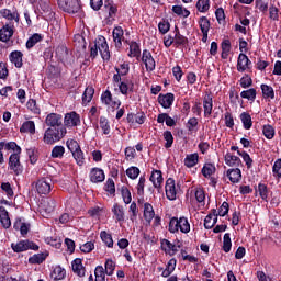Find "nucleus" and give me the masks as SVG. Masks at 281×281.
Listing matches in <instances>:
<instances>
[{"instance_id":"obj_58","label":"nucleus","mask_w":281,"mask_h":281,"mask_svg":"<svg viewBox=\"0 0 281 281\" xmlns=\"http://www.w3.org/2000/svg\"><path fill=\"white\" fill-rule=\"evenodd\" d=\"M162 137L165 139V148H172V144H175V136H172V132L165 131L162 134Z\"/></svg>"},{"instance_id":"obj_12","label":"nucleus","mask_w":281,"mask_h":281,"mask_svg":"<svg viewBox=\"0 0 281 281\" xmlns=\"http://www.w3.org/2000/svg\"><path fill=\"white\" fill-rule=\"evenodd\" d=\"M126 122L127 124H131V126H133V124L142 126V124L146 122V113H144V111H138L136 113L130 112L127 113Z\"/></svg>"},{"instance_id":"obj_61","label":"nucleus","mask_w":281,"mask_h":281,"mask_svg":"<svg viewBox=\"0 0 281 281\" xmlns=\"http://www.w3.org/2000/svg\"><path fill=\"white\" fill-rule=\"evenodd\" d=\"M4 150H13V155H21V146L16 142L4 143Z\"/></svg>"},{"instance_id":"obj_63","label":"nucleus","mask_w":281,"mask_h":281,"mask_svg":"<svg viewBox=\"0 0 281 281\" xmlns=\"http://www.w3.org/2000/svg\"><path fill=\"white\" fill-rule=\"evenodd\" d=\"M272 176L274 179H281V158L274 161L272 166Z\"/></svg>"},{"instance_id":"obj_62","label":"nucleus","mask_w":281,"mask_h":281,"mask_svg":"<svg viewBox=\"0 0 281 281\" xmlns=\"http://www.w3.org/2000/svg\"><path fill=\"white\" fill-rule=\"evenodd\" d=\"M237 155L243 158L248 169L254 166V159H251V156L247 151L237 150Z\"/></svg>"},{"instance_id":"obj_19","label":"nucleus","mask_w":281,"mask_h":281,"mask_svg":"<svg viewBox=\"0 0 281 281\" xmlns=\"http://www.w3.org/2000/svg\"><path fill=\"white\" fill-rule=\"evenodd\" d=\"M112 36L116 49H122V41L124 40V29H122V26H115L112 32Z\"/></svg>"},{"instance_id":"obj_44","label":"nucleus","mask_w":281,"mask_h":281,"mask_svg":"<svg viewBox=\"0 0 281 281\" xmlns=\"http://www.w3.org/2000/svg\"><path fill=\"white\" fill-rule=\"evenodd\" d=\"M66 276H67V271L65 270V268H63L60 266L55 267L52 272V278H54V280H56V281L65 280Z\"/></svg>"},{"instance_id":"obj_30","label":"nucleus","mask_w":281,"mask_h":281,"mask_svg":"<svg viewBox=\"0 0 281 281\" xmlns=\"http://www.w3.org/2000/svg\"><path fill=\"white\" fill-rule=\"evenodd\" d=\"M143 216L146 223H153V220L155 218V209L153 207V204L148 202L144 203Z\"/></svg>"},{"instance_id":"obj_59","label":"nucleus","mask_w":281,"mask_h":281,"mask_svg":"<svg viewBox=\"0 0 281 281\" xmlns=\"http://www.w3.org/2000/svg\"><path fill=\"white\" fill-rule=\"evenodd\" d=\"M72 157L76 160L77 166H85V153L81 148L72 153Z\"/></svg>"},{"instance_id":"obj_10","label":"nucleus","mask_w":281,"mask_h":281,"mask_svg":"<svg viewBox=\"0 0 281 281\" xmlns=\"http://www.w3.org/2000/svg\"><path fill=\"white\" fill-rule=\"evenodd\" d=\"M64 126L65 128L80 126V114H78L76 111L66 113L64 117Z\"/></svg>"},{"instance_id":"obj_29","label":"nucleus","mask_w":281,"mask_h":281,"mask_svg":"<svg viewBox=\"0 0 281 281\" xmlns=\"http://www.w3.org/2000/svg\"><path fill=\"white\" fill-rule=\"evenodd\" d=\"M160 245H161V250L165 251V254H169V256H175V254L179 251L177 249V246L168 239H161Z\"/></svg>"},{"instance_id":"obj_24","label":"nucleus","mask_w":281,"mask_h":281,"mask_svg":"<svg viewBox=\"0 0 281 281\" xmlns=\"http://www.w3.org/2000/svg\"><path fill=\"white\" fill-rule=\"evenodd\" d=\"M149 181H151L154 188H157V190L161 189V183H164V175L161 173V170L154 169Z\"/></svg>"},{"instance_id":"obj_33","label":"nucleus","mask_w":281,"mask_h":281,"mask_svg":"<svg viewBox=\"0 0 281 281\" xmlns=\"http://www.w3.org/2000/svg\"><path fill=\"white\" fill-rule=\"evenodd\" d=\"M255 194H259L262 201H269V187L260 182L258 184V188H255Z\"/></svg>"},{"instance_id":"obj_55","label":"nucleus","mask_w":281,"mask_h":281,"mask_svg":"<svg viewBox=\"0 0 281 281\" xmlns=\"http://www.w3.org/2000/svg\"><path fill=\"white\" fill-rule=\"evenodd\" d=\"M239 85L241 89H249V87H252L254 79H251V76L248 74H245L239 80Z\"/></svg>"},{"instance_id":"obj_11","label":"nucleus","mask_w":281,"mask_h":281,"mask_svg":"<svg viewBox=\"0 0 281 281\" xmlns=\"http://www.w3.org/2000/svg\"><path fill=\"white\" fill-rule=\"evenodd\" d=\"M165 192L168 201H177V184L175 178H168L166 180Z\"/></svg>"},{"instance_id":"obj_39","label":"nucleus","mask_w":281,"mask_h":281,"mask_svg":"<svg viewBox=\"0 0 281 281\" xmlns=\"http://www.w3.org/2000/svg\"><path fill=\"white\" fill-rule=\"evenodd\" d=\"M256 95H258V92L255 88H249L248 90H243L240 92V98L248 100L249 102H256Z\"/></svg>"},{"instance_id":"obj_43","label":"nucleus","mask_w":281,"mask_h":281,"mask_svg":"<svg viewBox=\"0 0 281 281\" xmlns=\"http://www.w3.org/2000/svg\"><path fill=\"white\" fill-rule=\"evenodd\" d=\"M41 41H43L41 33H34L26 41V49H32V47H34L37 43H41Z\"/></svg>"},{"instance_id":"obj_23","label":"nucleus","mask_w":281,"mask_h":281,"mask_svg":"<svg viewBox=\"0 0 281 281\" xmlns=\"http://www.w3.org/2000/svg\"><path fill=\"white\" fill-rule=\"evenodd\" d=\"M36 191L40 194H49L52 192V183L47 179L42 178L36 182Z\"/></svg>"},{"instance_id":"obj_53","label":"nucleus","mask_w":281,"mask_h":281,"mask_svg":"<svg viewBox=\"0 0 281 281\" xmlns=\"http://www.w3.org/2000/svg\"><path fill=\"white\" fill-rule=\"evenodd\" d=\"M222 249L225 254H229L232 251V237L229 233L224 234Z\"/></svg>"},{"instance_id":"obj_1","label":"nucleus","mask_w":281,"mask_h":281,"mask_svg":"<svg viewBox=\"0 0 281 281\" xmlns=\"http://www.w3.org/2000/svg\"><path fill=\"white\" fill-rule=\"evenodd\" d=\"M67 135V127H48L44 132L43 142L49 146L60 142Z\"/></svg>"},{"instance_id":"obj_36","label":"nucleus","mask_w":281,"mask_h":281,"mask_svg":"<svg viewBox=\"0 0 281 281\" xmlns=\"http://www.w3.org/2000/svg\"><path fill=\"white\" fill-rule=\"evenodd\" d=\"M211 212L214 216H227L229 214V203L224 201L218 210L212 209Z\"/></svg>"},{"instance_id":"obj_52","label":"nucleus","mask_w":281,"mask_h":281,"mask_svg":"<svg viewBox=\"0 0 281 281\" xmlns=\"http://www.w3.org/2000/svg\"><path fill=\"white\" fill-rule=\"evenodd\" d=\"M42 205H43L45 212H47V214H52V212H54V210H56V200H54V199L44 200Z\"/></svg>"},{"instance_id":"obj_26","label":"nucleus","mask_w":281,"mask_h":281,"mask_svg":"<svg viewBox=\"0 0 281 281\" xmlns=\"http://www.w3.org/2000/svg\"><path fill=\"white\" fill-rule=\"evenodd\" d=\"M135 89V83L133 81L126 80V81H121L119 83V91L122 95L128 97V93H133Z\"/></svg>"},{"instance_id":"obj_45","label":"nucleus","mask_w":281,"mask_h":281,"mask_svg":"<svg viewBox=\"0 0 281 281\" xmlns=\"http://www.w3.org/2000/svg\"><path fill=\"white\" fill-rule=\"evenodd\" d=\"M55 54L59 60H67V56H69V49L65 45H59L56 47Z\"/></svg>"},{"instance_id":"obj_16","label":"nucleus","mask_w":281,"mask_h":281,"mask_svg":"<svg viewBox=\"0 0 281 281\" xmlns=\"http://www.w3.org/2000/svg\"><path fill=\"white\" fill-rule=\"evenodd\" d=\"M89 179L91 183H102L106 179V175H104V170L93 167L90 170Z\"/></svg>"},{"instance_id":"obj_35","label":"nucleus","mask_w":281,"mask_h":281,"mask_svg":"<svg viewBox=\"0 0 281 281\" xmlns=\"http://www.w3.org/2000/svg\"><path fill=\"white\" fill-rule=\"evenodd\" d=\"M20 133L34 135L36 133V123H34V121H25L20 127Z\"/></svg>"},{"instance_id":"obj_31","label":"nucleus","mask_w":281,"mask_h":281,"mask_svg":"<svg viewBox=\"0 0 281 281\" xmlns=\"http://www.w3.org/2000/svg\"><path fill=\"white\" fill-rule=\"evenodd\" d=\"M262 98L265 100H274L276 99V91L273 90V87L267 85V83H261L260 86Z\"/></svg>"},{"instance_id":"obj_18","label":"nucleus","mask_w":281,"mask_h":281,"mask_svg":"<svg viewBox=\"0 0 281 281\" xmlns=\"http://www.w3.org/2000/svg\"><path fill=\"white\" fill-rule=\"evenodd\" d=\"M158 103L162 109H170V106L175 104V94L172 92H168L166 94L160 93L158 95Z\"/></svg>"},{"instance_id":"obj_57","label":"nucleus","mask_w":281,"mask_h":281,"mask_svg":"<svg viewBox=\"0 0 281 281\" xmlns=\"http://www.w3.org/2000/svg\"><path fill=\"white\" fill-rule=\"evenodd\" d=\"M114 70L121 76H128V72L131 71V65L128 61H124L120 65V67H114Z\"/></svg>"},{"instance_id":"obj_3","label":"nucleus","mask_w":281,"mask_h":281,"mask_svg":"<svg viewBox=\"0 0 281 281\" xmlns=\"http://www.w3.org/2000/svg\"><path fill=\"white\" fill-rule=\"evenodd\" d=\"M11 249L14 251V254H23V251H30V250L38 251L41 247L36 243L30 239H22L16 244L12 243Z\"/></svg>"},{"instance_id":"obj_6","label":"nucleus","mask_w":281,"mask_h":281,"mask_svg":"<svg viewBox=\"0 0 281 281\" xmlns=\"http://www.w3.org/2000/svg\"><path fill=\"white\" fill-rule=\"evenodd\" d=\"M139 60H142V63L145 65L146 71H148V72L155 71L157 64H156L155 57H153V53H150V50L144 49Z\"/></svg>"},{"instance_id":"obj_9","label":"nucleus","mask_w":281,"mask_h":281,"mask_svg":"<svg viewBox=\"0 0 281 281\" xmlns=\"http://www.w3.org/2000/svg\"><path fill=\"white\" fill-rule=\"evenodd\" d=\"M46 126L48 128H65L63 125V115L58 113H50L45 119Z\"/></svg>"},{"instance_id":"obj_5","label":"nucleus","mask_w":281,"mask_h":281,"mask_svg":"<svg viewBox=\"0 0 281 281\" xmlns=\"http://www.w3.org/2000/svg\"><path fill=\"white\" fill-rule=\"evenodd\" d=\"M94 45H97L102 60H111V50H109V43L106 42V37L99 35L94 41Z\"/></svg>"},{"instance_id":"obj_14","label":"nucleus","mask_w":281,"mask_h":281,"mask_svg":"<svg viewBox=\"0 0 281 281\" xmlns=\"http://www.w3.org/2000/svg\"><path fill=\"white\" fill-rule=\"evenodd\" d=\"M12 36H14V23L10 22L0 29V41L8 43Z\"/></svg>"},{"instance_id":"obj_47","label":"nucleus","mask_w":281,"mask_h":281,"mask_svg":"<svg viewBox=\"0 0 281 281\" xmlns=\"http://www.w3.org/2000/svg\"><path fill=\"white\" fill-rule=\"evenodd\" d=\"M171 11L173 14H177V16H183V19L190 16V10L183 8V5H173Z\"/></svg>"},{"instance_id":"obj_25","label":"nucleus","mask_w":281,"mask_h":281,"mask_svg":"<svg viewBox=\"0 0 281 281\" xmlns=\"http://www.w3.org/2000/svg\"><path fill=\"white\" fill-rule=\"evenodd\" d=\"M226 177H228L231 183H240V179H243V171H240V168L238 167L235 169H228L226 171Z\"/></svg>"},{"instance_id":"obj_17","label":"nucleus","mask_w":281,"mask_h":281,"mask_svg":"<svg viewBox=\"0 0 281 281\" xmlns=\"http://www.w3.org/2000/svg\"><path fill=\"white\" fill-rule=\"evenodd\" d=\"M204 117H211L212 111L214 110V98L211 92H206L203 98Z\"/></svg>"},{"instance_id":"obj_49","label":"nucleus","mask_w":281,"mask_h":281,"mask_svg":"<svg viewBox=\"0 0 281 281\" xmlns=\"http://www.w3.org/2000/svg\"><path fill=\"white\" fill-rule=\"evenodd\" d=\"M190 41L184 35H181V33L175 34V42L173 45L176 47H186Z\"/></svg>"},{"instance_id":"obj_51","label":"nucleus","mask_w":281,"mask_h":281,"mask_svg":"<svg viewBox=\"0 0 281 281\" xmlns=\"http://www.w3.org/2000/svg\"><path fill=\"white\" fill-rule=\"evenodd\" d=\"M262 134L266 137V139H273V137H276V128L269 124L263 125Z\"/></svg>"},{"instance_id":"obj_46","label":"nucleus","mask_w":281,"mask_h":281,"mask_svg":"<svg viewBox=\"0 0 281 281\" xmlns=\"http://www.w3.org/2000/svg\"><path fill=\"white\" fill-rule=\"evenodd\" d=\"M50 157L53 159H63V157H65V147L63 145H56L53 147Z\"/></svg>"},{"instance_id":"obj_27","label":"nucleus","mask_w":281,"mask_h":281,"mask_svg":"<svg viewBox=\"0 0 281 281\" xmlns=\"http://www.w3.org/2000/svg\"><path fill=\"white\" fill-rule=\"evenodd\" d=\"M0 223L4 229H10V227H12L10 213L4 209V206H0Z\"/></svg>"},{"instance_id":"obj_2","label":"nucleus","mask_w":281,"mask_h":281,"mask_svg":"<svg viewBox=\"0 0 281 281\" xmlns=\"http://www.w3.org/2000/svg\"><path fill=\"white\" fill-rule=\"evenodd\" d=\"M58 8L67 14H78L82 10L80 0H57Z\"/></svg>"},{"instance_id":"obj_56","label":"nucleus","mask_w":281,"mask_h":281,"mask_svg":"<svg viewBox=\"0 0 281 281\" xmlns=\"http://www.w3.org/2000/svg\"><path fill=\"white\" fill-rule=\"evenodd\" d=\"M100 128L103 132V135H109L111 133V125L106 116H100Z\"/></svg>"},{"instance_id":"obj_15","label":"nucleus","mask_w":281,"mask_h":281,"mask_svg":"<svg viewBox=\"0 0 281 281\" xmlns=\"http://www.w3.org/2000/svg\"><path fill=\"white\" fill-rule=\"evenodd\" d=\"M247 69H251V60L247 55L240 53L237 58V71H239V74H244Z\"/></svg>"},{"instance_id":"obj_42","label":"nucleus","mask_w":281,"mask_h":281,"mask_svg":"<svg viewBox=\"0 0 281 281\" xmlns=\"http://www.w3.org/2000/svg\"><path fill=\"white\" fill-rule=\"evenodd\" d=\"M93 95H95V89L91 86H88L82 94V103L89 104L93 100Z\"/></svg>"},{"instance_id":"obj_54","label":"nucleus","mask_w":281,"mask_h":281,"mask_svg":"<svg viewBox=\"0 0 281 281\" xmlns=\"http://www.w3.org/2000/svg\"><path fill=\"white\" fill-rule=\"evenodd\" d=\"M195 8L198 12L205 14V12L210 11V0H198Z\"/></svg>"},{"instance_id":"obj_4","label":"nucleus","mask_w":281,"mask_h":281,"mask_svg":"<svg viewBox=\"0 0 281 281\" xmlns=\"http://www.w3.org/2000/svg\"><path fill=\"white\" fill-rule=\"evenodd\" d=\"M101 102L102 104H105V106L112 109V111H115L116 109H120V106H122V101L120 100V98H113V93H111V90L109 89L102 92Z\"/></svg>"},{"instance_id":"obj_21","label":"nucleus","mask_w":281,"mask_h":281,"mask_svg":"<svg viewBox=\"0 0 281 281\" xmlns=\"http://www.w3.org/2000/svg\"><path fill=\"white\" fill-rule=\"evenodd\" d=\"M130 45V53L127 54L128 58H136L139 60L142 58V45L135 41L128 43Z\"/></svg>"},{"instance_id":"obj_41","label":"nucleus","mask_w":281,"mask_h":281,"mask_svg":"<svg viewBox=\"0 0 281 281\" xmlns=\"http://www.w3.org/2000/svg\"><path fill=\"white\" fill-rule=\"evenodd\" d=\"M196 164H199V154L198 153L189 154L186 156L184 166L187 168H194V166H196Z\"/></svg>"},{"instance_id":"obj_32","label":"nucleus","mask_w":281,"mask_h":281,"mask_svg":"<svg viewBox=\"0 0 281 281\" xmlns=\"http://www.w3.org/2000/svg\"><path fill=\"white\" fill-rule=\"evenodd\" d=\"M104 9L108 10L109 19H115L117 16V4L113 0H105Z\"/></svg>"},{"instance_id":"obj_7","label":"nucleus","mask_w":281,"mask_h":281,"mask_svg":"<svg viewBox=\"0 0 281 281\" xmlns=\"http://www.w3.org/2000/svg\"><path fill=\"white\" fill-rule=\"evenodd\" d=\"M9 168L16 177L23 175V165H21V154H11L9 157Z\"/></svg>"},{"instance_id":"obj_28","label":"nucleus","mask_w":281,"mask_h":281,"mask_svg":"<svg viewBox=\"0 0 281 281\" xmlns=\"http://www.w3.org/2000/svg\"><path fill=\"white\" fill-rule=\"evenodd\" d=\"M72 271L76 273L79 278H85L86 269L85 266H82V259L76 258L71 262Z\"/></svg>"},{"instance_id":"obj_40","label":"nucleus","mask_w":281,"mask_h":281,"mask_svg":"<svg viewBox=\"0 0 281 281\" xmlns=\"http://www.w3.org/2000/svg\"><path fill=\"white\" fill-rule=\"evenodd\" d=\"M215 172H216V166H214V164L212 162L204 164L201 170V173L205 179H210V177H212V175H214Z\"/></svg>"},{"instance_id":"obj_38","label":"nucleus","mask_w":281,"mask_h":281,"mask_svg":"<svg viewBox=\"0 0 281 281\" xmlns=\"http://www.w3.org/2000/svg\"><path fill=\"white\" fill-rule=\"evenodd\" d=\"M181 231V217H171L169 221L168 231L170 234H177Z\"/></svg>"},{"instance_id":"obj_34","label":"nucleus","mask_w":281,"mask_h":281,"mask_svg":"<svg viewBox=\"0 0 281 281\" xmlns=\"http://www.w3.org/2000/svg\"><path fill=\"white\" fill-rule=\"evenodd\" d=\"M112 213L116 218V223H124V216H125L124 206L115 203L112 207Z\"/></svg>"},{"instance_id":"obj_13","label":"nucleus","mask_w":281,"mask_h":281,"mask_svg":"<svg viewBox=\"0 0 281 281\" xmlns=\"http://www.w3.org/2000/svg\"><path fill=\"white\" fill-rule=\"evenodd\" d=\"M198 25L202 32V43H207V34H210V27L212 23L207 16L203 15L199 19Z\"/></svg>"},{"instance_id":"obj_64","label":"nucleus","mask_w":281,"mask_h":281,"mask_svg":"<svg viewBox=\"0 0 281 281\" xmlns=\"http://www.w3.org/2000/svg\"><path fill=\"white\" fill-rule=\"evenodd\" d=\"M140 172L142 171L135 166H132L126 169V176L128 177V179H132V180L137 179V177H139Z\"/></svg>"},{"instance_id":"obj_20","label":"nucleus","mask_w":281,"mask_h":281,"mask_svg":"<svg viewBox=\"0 0 281 281\" xmlns=\"http://www.w3.org/2000/svg\"><path fill=\"white\" fill-rule=\"evenodd\" d=\"M224 161L226 166H229L231 168H240V166H243V160H240L238 156H235L232 153L225 154Z\"/></svg>"},{"instance_id":"obj_50","label":"nucleus","mask_w":281,"mask_h":281,"mask_svg":"<svg viewBox=\"0 0 281 281\" xmlns=\"http://www.w3.org/2000/svg\"><path fill=\"white\" fill-rule=\"evenodd\" d=\"M46 258L47 257L43 252L35 254L29 258V263L30 265H43V262H45Z\"/></svg>"},{"instance_id":"obj_22","label":"nucleus","mask_w":281,"mask_h":281,"mask_svg":"<svg viewBox=\"0 0 281 281\" xmlns=\"http://www.w3.org/2000/svg\"><path fill=\"white\" fill-rule=\"evenodd\" d=\"M9 60L16 67V69H21L23 67V53L21 50H13L9 55Z\"/></svg>"},{"instance_id":"obj_48","label":"nucleus","mask_w":281,"mask_h":281,"mask_svg":"<svg viewBox=\"0 0 281 281\" xmlns=\"http://www.w3.org/2000/svg\"><path fill=\"white\" fill-rule=\"evenodd\" d=\"M100 238L104 245L109 247V249H113V236L109 234L106 231H101Z\"/></svg>"},{"instance_id":"obj_8","label":"nucleus","mask_w":281,"mask_h":281,"mask_svg":"<svg viewBox=\"0 0 281 281\" xmlns=\"http://www.w3.org/2000/svg\"><path fill=\"white\" fill-rule=\"evenodd\" d=\"M0 15L2 19L9 21V23H12V21H15V23L21 22V14L19 13V9L16 7H13L12 10L1 9Z\"/></svg>"},{"instance_id":"obj_37","label":"nucleus","mask_w":281,"mask_h":281,"mask_svg":"<svg viewBox=\"0 0 281 281\" xmlns=\"http://www.w3.org/2000/svg\"><path fill=\"white\" fill-rule=\"evenodd\" d=\"M239 120L241 121L245 131H249L251 130V126H254V121H251V114H249V112H243L239 115Z\"/></svg>"},{"instance_id":"obj_60","label":"nucleus","mask_w":281,"mask_h":281,"mask_svg":"<svg viewBox=\"0 0 281 281\" xmlns=\"http://www.w3.org/2000/svg\"><path fill=\"white\" fill-rule=\"evenodd\" d=\"M26 109L34 113L35 115H41V108H38V104H36V100L30 99L26 103Z\"/></svg>"}]
</instances>
